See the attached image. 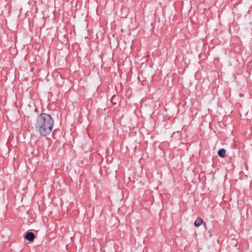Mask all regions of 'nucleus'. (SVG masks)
<instances>
[{
  "label": "nucleus",
  "instance_id": "1",
  "mask_svg": "<svg viewBox=\"0 0 252 252\" xmlns=\"http://www.w3.org/2000/svg\"><path fill=\"white\" fill-rule=\"evenodd\" d=\"M53 125V119L50 115L46 113H42L38 116L34 125L35 129L44 136L51 133Z\"/></svg>",
  "mask_w": 252,
  "mask_h": 252
},
{
  "label": "nucleus",
  "instance_id": "2",
  "mask_svg": "<svg viewBox=\"0 0 252 252\" xmlns=\"http://www.w3.org/2000/svg\"><path fill=\"white\" fill-rule=\"evenodd\" d=\"M25 238L28 241L32 242L35 238V235L32 232H28L25 236Z\"/></svg>",
  "mask_w": 252,
  "mask_h": 252
},
{
  "label": "nucleus",
  "instance_id": "3",
  "mask_svg": "<svg viewBox=\"0 0 252 252\" xmlns=\"http://www.w3.org/2000/svg\"><path fill=\"white\" fill-rule=\"evenodd\" d=\"M203 222V220L200 218H197L196 220L194 222V225L196 227H199Z\"/></svg>",
  "mask_w": 252,
  "mask_h": 252
},
{
  "label": "nucleus",
  "instance_id": "4",
  "mask_svg": "<svg viewBox=\"0 0 252 252\" xmlns=\"http://www.w3.org/2000/svg\"><path fill=\"white\" fill-rule=\"evenodd\" d=\"M218 154L220 157L224 158L226 154V151L224 149H221L218 151Z\"/></svg>",
  "mask_w": 252,
  "mask_h": 252
},
{
  "label": "nucleus",
  "instance_id": "5",
  "mask_svg": "<svg viewBox=\"0 0 252 252\" xmlns=\"http://www.w3.org/2000/svg\"><path fill=\"white\" fill-rule=\"evenodd\" d=\"M115 97V96H113L112 97V101L113 102V99Z\"/></svg>",
  "mask_w": 252,
  "mask_h": 252
}]
</instances>
